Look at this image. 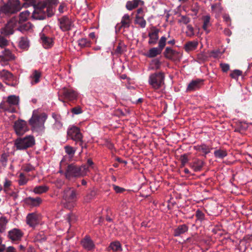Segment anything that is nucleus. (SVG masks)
Wrapping results in <instances>:
<instances>
[{"label": "nucleus", "mask_w": 252, "mask_h": 252, "mask_svg": "<svg viewBox=\"0 0 252 252\" xmlns=\"http://www.w3.org/2000/svg\"><path fill=\"white\" fill-rule=\"evenodd\" d=\"M89 171V168L87 165L81 166L71 163L67 166L64 172L65 178L70 180L74 178H79L86 176Z\"/></svg>", "instance_id": "nucleus-1"}, {"label": "nucleus", "mask_w": 252, "mask_h": 252, "mask_svg": "<svg viewBox=\"0 0 252 252\" xmlns=\"http://www.w3.org/2000/svg\"><path fill=\"white\" fill-rule=\"evenodd\" d=\"M47 118V115L45 113L38 114L37 110L32 112V118L29 120L30 125L37 130H42L44 129V123Z\"/></svg>", "instance_id": "nucleus-2"}, {"label": "nucleus", "mask_w": 252, "mask_h": 252, "mask_svg": "<svg viewBox=\"0 0 252 252\" xmlns=\"http://www.w3.org/2000/svg\"><path fill=\"white\" fill-rule=\"evenodd\" d=\"M4 15L10 16L17 13L22 8L20 0H8L2 4Z\"/></svg>", "instance_id": "nucleus-3"}, {"label": "nucleus", "mask_w": 252, "mask_h": 252, "mask_svg": "<svg viewBox=\"0 0 252 252\" xmlns=\"http://www.w3.org/2000/svg\"><path fill=\"white\" fill-rule=\"evenodd\" d=\"M63 198L65 202V207L70 209L77 200L76 191L72 188H67L63 190Z\"/></svg>", "instance_id": "nucleus-4"}, {"label": "nucleus", "mask_w": 252, "mask_h": 252, "mask_svg": "<svg viewBox=\"0 0 252 252\" xmlns=\"http://www.w3.org/2000/svg\"><path fill=\"white\" fill-rule=\"evenodd\" d=\"M34 144V138L32 135L17 138L14 141V146L18 150H26L32 147Z\"/></svg>", "instance_id": "nucleus-5"}, {"label": "nucleus", "mask_w": 252, "mask_h": 252, "mask_svg": "<svg viewBox=\"0 0 252 252\" xmlns=\"http://www.w3.org/2000/svg\"><path fill=\"white\" fill-rule=\"evenodd\" d=\"M19 97L15 95H11L7 97L5 101L2 102L0 104V108L5 111L13 113L15 112L14 106L19 104Z\"/></svg>", "instance_id": "nucleus-6"}, {"label": "nucleus", "mask_w": 252, "mask_h": 252, "mask_svg": "<svg viewBox=\"0 0 252 252\" xmlns=\"http://www.w3.org/2000/svg\"><path fill=\"white\" fill-rule=\"evenodd\" d=\"M165 76L161 72L151 74L149 76L148 82L155 90L159 89L164 84Z\"/></svg>", "instance_id": "nucleus-7"}, {"label": "nucleus", "mask_w": 252, "mask_h": 252, "mask_svg": "<svg viewBox=\"0 0 252 252\" xmlns=\"http://www.w3.org/2000/svg\"><path fill=\"white\" fill-rule=\"evenodd\" d=\"M167 38L165 36H161L158 42V47H153L149 49L146 56L150 58L156 57L160 55L166 45Z\"/></svg>", "instance_id": "nucleus-8"}, {"label": "nucleus", "mask_w": 252, "mask_h": 252, "mask_svg": "<svg viewBox=\"0 0 252 252\" xmlns=\"http://www.w3.org/2000/svg\"><path fill=\"white\" fill-rule=\"evenodd\" d=\"M46 7L44 2H38L35 5H34V10L32 12V17L35 20H43L45 19L47 14L44 10Z\"/></svg>", "instance_id": "nucleus-9"}, {"label": "nucleus", "mask_w": 252, "mask_h": 252, "mask_svg": "<svg viewBox=\"0 0 252 252\" xmlns=\"http://www.w3.org/2000/svg\"><path fill=\"white\" fill-rule=\"evenodd\" d=\"M61 93L59 99L63 103H65V101L63 98L72 101L76 100L78 96V93L72 88L64 87L62 89Z\"/></svg>", "instance_id": "nucleus-10"}, {"label": "nucleus", "mask_w": 252, "mask_h": 252, "mask_svg": "<svg viewBox=\"0 0 252 252\" xmlns=\"http://www.w3.org/2000/svg\"><path fill=\"white\" fill-rule=\"evenodd\" d=\"M67 134L68 136L76 143H78L79 145L83 148V135L78 127L73 126L68 128Z\"/></svg>", "instance_id": "nucleus-11"}, {"label": "nucleus", "mask_w": 252, "mask_h": 252, "mask_svg": "<svg viewBox=\"0 0 252 252\" xmlns=\"http://www.w3.org/2000/svg\"><path fill=\"white\" fill-rule=\"evenodd\" d=\"M18 18H12L6 24L5 26L1 29V33L4 35H10L13 33L14 29L18 30L19 27Z\"/></svg>", "instance_id": "nucleus-12"}, {"label": "nucleus", "mask_w": 252, "mask_h": 252, "mask_svg": "<svg viewBox=\"0 0 252 252\" xmlns=\"http://www.w3.org/2000/svg\"><path fill=\"white\" fill-rule=\"evenodd\" d=\"M60 29L63 32L71 30L74 26L73 20L66 16H64L58 19Z\"/></svg>", "instance_id": "nucleus-13"}, {"label": "nucleus", "mask_w": 252, "mask_h": 252, "mask_svg": "<svg viewBox=\"0 0 252 252\" xmlns=\"http://www.w3.org/2000/svg\"><path fill=\"white\" fill-rule=\"evenodd\" d=\"M14 129L18 135H22L29 130L27 122L22 120L15 122Z\"/></svg>", "instance_id": "nucleus-14"}, {"label": "nucleus", "mask_w": 252, "mask_h": 252, "mask_svg": "<svg viewBox=\"0 0 252 252\" xmlns=\"http://www.w3.org/2000/svg\"><path fill=\"white\" fill-rule=\"evenodd\" d=\"M159 29H158L155 26H152L150 28L149 32H148V37L149 39L148 43L150 45H155L159 38Z\"/></svg>", "instance_id": "nucleus-15"}, {"label": "nucleus", "mask_w": 252, "mask_h": 252, "mask_svg": "<svg viewBox=\"0 0 252 252\" xmlns=\"http://www.w3.org/2000/svg\"><path fill=\"white\" fill-rule=\"evenodd\" d=\"M204 80L201 79H197L192 80L188 85L186 92H192L200 89L203 84Z\"/></svg>", "instance_id": "nucleus-16"}, {"label": "nucleus", "mask_w": 252, "mask_h": 252, "mask_svg": "<svg viewBox=\"0 0 252 252\" xmlns=\"http://www.w3.org/2000/svg\"><path fill=\"white\" fill-rule=\"evenodd\" d=\"M39 215L35 213L29 214L26 217L27 223L31 227H35L39 223Z\"/></svg>", "instance_id": "nucleus-17"}, {"label": "nucleus", "mask_w": 252, "mask_h": 252, "mask_svg": "<svg viewBox=\"0 0 252 252\" xmlns=\"http://www.w3.org/2000/svg\"><path fill=\"white\" fill-rule=\"evenodd\" d=\"M81 244L83 248L87 251H93L95 248V245L94 241L89 236H86L81 240Z\"/></svg>", "instance_id": "nucleus-18"}, {"label": "nucleus", "mask_w": 252, "mask_h": 252, "mask_svg": "<svg viewBox=\"0 0 252 252\" xmlns=\"http://www.w3.org/2000/svg\"><path fill=\"white\" fill-rule=\"evenodd\" d=\"M15 56L10 50L5 49L2 52V55L0 56V61L1 62L5 63L13 61L15 59Z\"/></svg>", "instance_id": "nucleus-19"}, {"label": "nucleus", "mask_w": 252, "mask_h": 252, "mask_svg": "<svg viewBox=\"0 0 252 252\" xmlns=\"http://www.w3.org/2000/svg\"><path fill=\"white\" fill-rule=\"evenodd\" d=\"M23 233L19 229L14 228L9 231L8 238L12 241H17L21 240L23 237Z\"/></svg>", "instance_id": "nucleus-20"}, {"label": "nucleus", "mask_w": 252, "mask_h": 252, "mask_svg": "<svg viewBox=\"0 0 252 252\" xmlns=\"http://www.w3.org/2000/svg\"><path fill=\"white\" fill-rule=\"evenodd\" d=\"M164 55L166 58L171 60H177L180 57L179 52L169 47L165 48Z\"/></svg>", "instance_id": "nucleus-21"}, {"label": "nucleus", "mask_w": 252, "mask_h": 252, "mask_svg": "<svg viewBox=\"0 0 252 252\" xmlns=\"http://www.w3.org/2000/svg\"><path fill=\"white\" fill-rule=\"evenodd\" d=\"M40 38L41 43L45 48L51 47L53 45V40L52 38L46 35L44 33H40Z\"/></svg>", "instance_id": "nucleus-22"}, {"label": "nucleus", "mask_w": 252, "mask_h": 252, "mask_svg": "<svg viewBox=\"0 0 252 252\" xmlns=\"http://www.w3.org/2000/svg\"><path fill=\"white\" fill-rule=\"evenodd\" d=\"M52 116L55 121L53 125V129L55 130H59L61 129L63 125L61 116L60 114L53 113Z\"/></svg>", "instance_id": "nucleus-23"}, {"label": "nucleus", "mask_w": 252, "mask_h": 252, "mask_svg": "<svg viewBox=\"0 0 252 252\" xmlns=\"http://www.w3.org/2000/svg\"><path fill=\"white\" fill-rule=\"evenodd\" d=\"M12 185V182L10 180L7 178H5L3 183V190L7 194L14 197V198L17 197V194L12 191L11 189V186Z\"/></svg>", "instance_id": "nucleus-24"}, {"label": "nucleus", "mask_w": 252, "mask_h": 252, "mask_svg": "<svg viewBox=\"0 0 252 252\" xmlns=\"http://www.w3.org/2000/svg\"><path fill=\"white\" fill-rule=\"evenodd\" d=\"M41 76L40 71L37 70H33L30 77L31 84L34 85L39 82Z\"/></svg>", "instance_id": "nucleus-25"}, {"label": "nucleus", "mask_w": 252, "mask_h": 252, "mask_svg": "<svg viewBox=\"0 0 252 252\" xmlns=\"http://www.w3.org/2000/svg\"><path fill=\"white\" fill-rule=\"evenodd\" d=\"M25 202L32 206L36 207L39 206L42 202V199L39 197L35 198L28 197L25 199Z\"/></svg>", "instance_id": "nucleus-26"}, {"label": "nucleus", "mask_w": 252, "mask_h": 252, "mask_svg": "<svg viewBox=\"0 0 252 252\" xmlns=\"http://www.w3.org/2000/svg\"><path fill=\"white\" fill-rule=\"evenodd\" d=\"M204 165V162L199 159H195L190 163V166L195 172L200 171Z\"/></svg>", "instance_id": "nucleus-27"}, {"label": "nucleus", "mask_w": 252, "mask_h": 252, "mask_svg": "<svg viewBox=\"0 0 252 252\" xmlns=\"http://www.w3.org/2000/svg\"><path fill=\"white\" fill-rule=\"evenodd\" d=\"M198 45L197 41L193 40L187 42L184 46L185 50L187 52L195 50Z\"/></svg>", "instance_id": "nucleus-28"}, {"label": "nucleus", "mask_w": 252, "mask_h": 252, "mask_svg": "<svg viewBox=\"0 0 252 252\" xmlns=\"http://www.w3.org/2000/svg\"><path fill=\"white\" fill-rule=\"evenodd\" d=\"M141 3L143 4V2L141 0H132L126 2V7L128 10H132L138 6Z\"/></svg>", "instance_id": "nucleus-29"}, {"label": "nucleus", "mask_w": 252, "mask_h": 252, "mask_svg": "<svg viewBox=\"0 0 252 252\" xmlns=\"http://www.w3.org/2000/svg\"><path fill=\"white\" fill-rule=\"evenodd\" d=\"M188 229L189 227L186 224L180 225L174 230V235L176 237L179 236L188 231Z\"/></svg>", "instance_id": "nucleus-30"}, {"label": "nucleus", "mask_w": 252, "mask_h": 252, "mask_svg": "<svg viewBox=\"0 0 252 252\" xmlns=\"http://www.w3.org/2000/svg\"><path fill=\"white\" fill-rule=\"evenodd\" d=\"M131 23V20L128 14H125L122 18L121 22V28H128L129 27Z\"/></svg>", "instance_id": "nucleus-31"}, {"label": "nucleus", "mask_w": 252, "mask_h": 252, "mask_svg": "<svg viewBox=\"0 0 252 252\" xmlns=\"http://www.w3.org/2000/svg\"><path fill=\"white\" fill-rule=\"evenodd\" d=\"M30 12L29 10H25L19 14L18 20L19 25L26 22L30 15Z\"/></svg>", "instance_id": "nucleus-32"}, {"label": "nucleus", "mask_w": 252, "mask_h": 252, "mask_svg": "<svg viewBox=\"0 0 252 252\" xmlns=\"http://www.w3.org/2000/svg\"><path fill=\"white\" fill-rule=\"evenodd\" d=\"M0 77L3 80H11L13 78V76L11 73L6 70H2L0 71Z\"/></svg>", "instance_id": "nucleus-33"}, {"label": "nucleus", "mask_w": 252, "mask_h": 252, "mask_svg": "<svg viewBox=\"0 0 252 252\" xmlns=\"http://www.w3.org/2000/svg\"><path fill=\"white\" fill-rule=\"evenodd\" d=\"M194 149L199 152H201L205 155L210 152V149L209 146L205 144L198 145L194 146Z\"/></svg>", "instance_id": "nucleus-34"}, {"label": "nucleus", "mask_w": 252, "mask_h": 252, "mask_svg": "<svg viewBox=\"0 0 252 252\" xmlns=\"http://www.w3.org/2000/svg\"><path fill=\"white\" fill-rule=\"evenodd\" d=\"M49 189V188L45 185L36 186L33 190L35 194H41L47 192Z\"/></svg>", "instance_id": "nucleus-35"}, {"label": "nucleus", "mask_w": 252, "mask_h": 252, "mask_svg": "<svg viewBox=\"0 0 252 252\" xmlns=\"http://www.w3.org/2000/svg\"><path fill=\"white\" fill-rule=\"evenodd\" d=\"M108 249L109 250H111L114 252H119L122 250L121 245L118 241H115L111 243Z\"/></svg>", "instance_id": "nucleus-36"}, {"label": "nucleus", "mask_w": 252, "mask_h": 252, "mask_svg": "<svg viewBox=\"0 0 252 252\" xmlns=\"http://www.w3.org/2000/svg\"><path fill=\"white\" fill-rule=\"evenodd\" d=\"M135 23L139 25L142 28H144L146 25V21L143 16L136 15L135 17Z\"/></svg>", "instance_id": "nucleus-37"}, {"label": "nucleus", "mask_w": 252, "mask_h": 252, "mask_svg": "<svg viewBox=\"0 0 252 252\" xmlns=\"http://www.w3.org/2000/svg\"><path fill=\"white\" fill-rule=\"evenodd\" d=\"M19 46L20 48L26 49L29 46V41L27 37H22L19 42Z\"/></svg>", "instance_id": "nucleus-38"}, {"label": "nucleus", "mask_w": 252, "mask_h": 252, "mask_svg": "<svg viewBox=\"0 0 252 252\" xmlns=\"http://www.w3.org/2000/svg\"><path fill=\"white\" fill-rule=\"evenodd\" d=\"M202 19L203 21L202 28L203 30L207 32V33H208L209 31L208 30V28L210 26V16L209 15H205L202 17Z\"/></svg>", "instance_id": "nucleus-39"}, {"label": "nucleus", "mask_w": 252, "mask_h": 252, "mask_svg": "<svg viewBox=\"0 0 252 252\" xmlns=\"http://www.w3.org/2000/svg\"><path fill=\"white\" fill-rule=\"evenodd\" d=\"M33 27V25L30 22H28L24 24H19V26L18 28V30L21 31L22 32H24L25 31H28L32 29Z\"/></svg>", "instance_id": "nucleus-40"}, {"label": "nucleus", "mask_w": 252, "mask_h": 252, "mask_svg": "<svg viewBox=\"0 0 252 252\" xmlns=\"http://www.w3.org/2000/svg\"><path fill=\"white\" fill-rule=\"evenodd\" d=\"M126 50V45L122 42H120L117 46L114 54L115 55H121L123 54Z\"/></svg>", "instance_id": "nucleus-41"}, {"label": "nucleus", "mask_w": 252, "mask_h": 252, "mask_svg": "<svg viewBox=\"0 0 252 252\" xmlns=\"http://www.w3.org/2000/svg\"><path fill=\"white\" fill-rule=\"evenodd\" d=\"M214 154L216 158L221 159L225 157L227 155V152L225 150L221 149L216 150Z\"/></svg>", "instance_id": "nucleus-42"}, {"label": "nucleus", "mask_w": 252, "mask_h": 252, "mask_svg": "<svg viewBox=\"0 0 252 252\" xmlns=\"http://www.w3.org/2000/svg\"><path fill=\"white\" fill-rule=\"evenodd\" d=\"M212 10L216 14L219 15L222 11V7L220 3H215L211 5Z\"/></svg>", "instance_id": "nucleus-43"}, {"label": "nucleus", "mask_w": 252, "mask_h": 252, "mask_svg": "<svg viewBox=\"0 0 252 252\" xmlns=\"http://www.w3.org/2000/svg\"><path fill=\"white\" fill-rule=\"evenodd\" d=\"M65 153L68 155L70 158H72L75 154L76 149L72 147L67 145L64 147Z\"/></svg>", "instance_id": "nucleus-44"}, {"label": "nucleus", "mask_w": 252, "mask_h": 252, "mask_svg": "<svg viewBox=\"0 0 252 252\" xmlns=\"http://www.w3.org/2000/svg\"><path fill=\"white\" fill-rule=\"evenodd\" d=\"M7 220L5 217L0 218V232L2 233L5 231L6 229V224Z\"/></svg>", "instance_id": "nucleus-45"}, {"label": "nucleus", "mask_w": 252, "mask_h": 252, "mask_svg": "<svg viewBox=\"0 0 252 252\" xmlns=\"http://www.w3.org/2000/svg\"><path fill=\"white\" fill-rule=\"evenodd\" d=\"M46 239V236L43 232H40L34 236V241L36 242H42Z\"/></svg>", "instance_id": "nucleus-46"}, {"label": "nucleus", "mask_w": 252, "mask_h": 252, "mask_svg": "<svg viewBox=\"0 0 252 252\" xmlns=\"http://www.w3.org/2000/svg\"><path fill=\"white\" fill-rule=\"evenodd\" d=\"M19 179L18 180V184L20 186H23L26 185L29 179L26 177L24 173H21L19 176Z\"/></svg>", "instance_id": "nucleus-47"}, {"label": "nucleus", "mask_w": 252, "mask_h": 252, "mask_svg": "<svg viewBox=\"0 0 252 252\" xmlns=\"http://www.w3.org/2000/svg\"><path fill=\"white\" fill-rule=\"evenodd\" d=\"M78 45L81 47H85L90 45V41L87 38H81L78 40Z\"/></svg>", "instance_id": "nucleus-48"}, {"label": "nucleus", "mask_w": 252, "mask_h": 252, "mask_svg": "<svg viewBox=\"0 0 252 252\" xmlns=\"http://www.w3.org/2000/svg\"><path fill=\"white\" fill-rule=\"evenodd\" d=\"M187 31L186 32V35L188 37H192L194 35V29L190 25H188L187 27Z\"/></svg>", "instance_id": "nucleus-49"}, {"label": "nucleus", "mask_w": 252, "mask_h": 252, "mask_svg": "<svg viewBox=\"0 0 252 252\" xmlns=\"http://www.w3.org/2000/svg\"><path fill=\"white\" fill-rule=\"evenodd\" d=\"M195 217L197 220L200 221L205 220V214L199 209L195 212Z\"/></svg>", "instance_id": "nucleus-50"}, {"label": "nucleus", "mask_w": 252, "mask_h": 252, "mask_svg": "<svg viewBox=\"0 0 252 252\" xmlns=\"http://www.w3.org/2000/svg\"><path fill=\"white\" fill-rule=\"evenodd\" d=\"M242 75V71L240 70L236 69L233 71L230 74L232 78L237 79L238 77Z\"/></svg>", "instance_id": "nucleus-51"}, {"label": "nucleus", "mask_w": 252, "mask_h": 252, "mask_svg": "<svg viewBox=\"0 0 252 252\" xmlns=\"http://www.w3.org/2000/svg\"><path fill=\"white\" fill-rule=\"evenodd\" d=\"M180 160L181 162V165L182 166H184L186 164L188 163L189 161V158L187 155L184 154L181 156Z\"/></svg>", "instance_id": "nucleus-52"}, {"label": "nucleus", "mask_w": 252, "mask_h": 252, "mask_svg": "<svg viewBox=\"0 0 252 252\" xmlns=\"http://www.w3.org/2000/svg\"><path fill=\"white\" fill-rule=\"evenodd\" d=\"M8 41L4 37L0 35V47L2 48L8 45Z\"/></svg>", "instance_id": "nucleus-53"}, {"label": "nucleus", "mask_w": 252, "mask_h": 252, "mask_svg": "<svg viewBox=\"0 0 252 252\" xmlns=\"http://www.w3.org/2000/svg\"><path fill=\"white\" fill-rule=\"evenodd\" d=\"M151 64H152V65H153L154 66H153L154 68H155L156 69H158L160 67L161 63H160L159 60H158V59H156L152 60Z\"/></svg>", "instance_id": "nucleus-54"}, {"label": "nucleus", "mask_w": 252, "mask_h": 252, "mask_svg": "<svg viewBox=\"0 0 252 252\" xmlns=\"http://www.w3.org/2000/svg\"><path fill=\"white\" fill-rule=\"evenodd\" d=\"M190 21V18L189 17L182 15L181 16V18L179 20V22L187 25L189 23Z\"/></svg>", "instance_id": "nucleus-55"}, {"label": "nucleus", "mask_w": 252, "mask_h": 252, "mask_svg": "<svg viewBox=\"0 0 252 252\" xmlns=\"http://www.w3.org/2000/svg\"><path fill=\"white\" fill-rule=\"evenodd\" d=\"M71 112L74 114L78 115L82 113L83 111L80 106H77L72 108Z\"/></svg>", "instance_id": "nucleus-56"}, {"label": "nucleus", "mask_w": 252, "mask_h": 252, "mask_svg": "<svg viewBox=\"0 0 252 252\" xmlns=\"http://www.w3.org/2000/svg\"><path fill=\"white\" fill-rule=\"evenodd\" d=\"M24 171L29 172L34 170V167L30 164H28L23 166Z\"/></svg>", "instance_id": "nucleus-57"}, {"label": "nucleus", "mask_w": 252, "mask_h": 252, "mask_svg": "<svg viewBox=\"0 0 252 252\" xmlns=\"http://www.w3.org/2000/svg\"><path fill=\"white\" fill-rule=\"evenodd\" d=\"M95 195V192L94 190H91L90 192L86 195L85 198L86 201L87 202L90 201Z\"/></svg>", "instance_id": "nucleus-58"}, {"label": "nucleus", "mask_w": 252, "mask_h": 252, "mask_svg": "<svg viewBox=\"0 0 252 252\" xmlns=\"http://www.w3.org/2000/svg\"><path fill=\"white\" fill-rule=\"evenodd\" d=\"M220 65L222 71L224 72H226L229 70V65L227 63H220Z\"/></svg>", "instance_id": "nucleus-59"}, {"label": "nucleus", "mask_w": 252, "mask_h": 252, "mask_svg": "<svg viewBox=\"0 0 252 252\" xmlns=\"http://www.w3.org/2000/svg\"><path fill=\"white\" fill-rule=\"evenodd\" d=\"M112 187L116 193H122L125 190L124 188L120 187L115 185H113Z\"/></svg>", "instance_id": "nucleus-60"}, {"label": "nucleus", "mask_w": 252, "mask_h": 252, "mask_svg": "<svg viewBox=\"0 0 252 252\" xmlns=\"http://www.w3.org/2000/svg\"><path fill=\"white\" fill-rule=\"evenodd\" d=\"M46 14L48 17H51L54 14V11L52 6H49L46 8Z\"/></svg>", "instance_id": "nucleus-61"}, {"label": "nucleus", "mask_w": 252, "mask_h": 252, "mask_svg": "<svg viewBox=\"0 0 252 252\" xmlns=\"http://www.w3.org/2000/svg\"><path fill=\"white\" fill-rule=\"evenodd\" d=\"M223 19L226 22L228 26L231 25V19L229 15L225 14L223 16Z\"/></svg>", "instance_id": "nucleus-62"}, {"label": "nucleus", "mask_w": 252, "mask_h": 252, "mask_svg": "<svg viewBox=\"0 0 252 252\" xmlns=\"http://www.w3.org/2000/svg\"><path fill=\"white\" fill-rule=\"evenodd\" d=\"M66 7V4L64 3H62L59 7V11L60 13H63L64 12L63 9Z\"/></svg>", "instance_id": "nucleus-63"}, {"label": "nucleus", "mask_w": 252, "mask_h": 252, "mask_svg": "<svg viewBox=\"0 0 252 252\" xmlns=\"http://www.w3.org/2000/svg\"><path fill=\"white\" fill-rule=\"evenodd\" d=\"M206 59V57L203 54H199L197 55V59L200 61H204Z\"/></svg>", "instance_id": "nucleus-64"}]
</instances>
